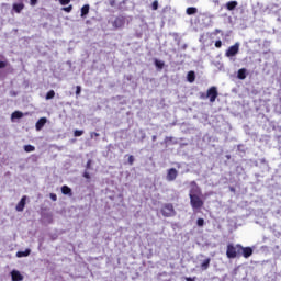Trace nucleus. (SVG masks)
Returning <instances> with one entry per match:
<instances>
[{"label": "nucleus", "mask_w": 281, "mask_h": 281, "mask_svg": "<svg viewBox=\"0 0 281 281\" xmlns=\"http://www.w3.org/2000/svg\"><path fill=\"white\" fill-rule=\"evenodd\" d=\"M191 189L189 191L190 205L194 212L201 210L205 202L201 199V188L196 184V181L190 182Z\"/></svg>", "instance_id": "nucleus-1"}, {"label": "nucleus", "mask_w": 281, "mask_h": 281, "mask_svg": "<svg viewBox=\"0 0 281 281\" xmlns=\"http://www.w3.org/2000/svg\"><path fill=\"white\" fill-rule=\"evenodd\" d=\"M240 244H228L226 247V257L229 260H234V258H240Z\"/></svg>", "instance_id": "nucleus-2"}, {"label": "nucleus", "mask_w": 281, "mask_h": 281, "mask_svg": "<svg viewBox=\"0 0 281 281\" xmlns=\"http://www.w3.org/2000/svg\"><path fill=\"white\" fill-rule=\"evenodd\" d=\"M160 213L165 218L177 216V211H175V205H172V203H165L160 209Z\"/></svg>", "instance_id": "nucleus-3"}, {"label": "nucleus", "mask_w": 281, "mask_h": 281, "mask_svg": "<svg viewBox=\"0 0 281 281\" xmlns=\"http://www.w3.org/2000/svg\"><path fill=\"white\" fill-rule=\"evenodd\" d=\"M200 98L202 100H210V102H216V99L218 98V90L216 89V87H211L207 89L206 94L205 93H201Z\"/></svg>", "instance_id": "nucleus-4"}, {"label": "nucleus", "mask_w": 281, "mask_h": 281, "mask_svg": "<svg viewBox=\"0 0 281 281\" xmlns=\"http://www.w3.org/2000/svg\"><path fill=\"white\" fill-rule=\"evenodd\" d=\"M240 52V43L236 42L233 46H229L225 52L226 58H234Z\"/></svg>", "instance_id": "nucleus-5"}, {"label": "nucleus", "mask_w": 281, "mask_h": 281, "mask_svg": "<svg viewBox=\"0 0 281 281\" xmlns=\"http://www.w3.org/2000/svg\"><path fill=\"white\" fill-rule=\"evenodd\" d=\"M112 25L115 30H122V27H124V25H126V16L124 15H119L114 19V21L112 22Z\"/></svg>", "instance_id": "nucleus-6"}, {"label": "nucleus", "mask_w": 281, "mask_h": 281, "mask_svg": "<svg viewBox=\"0 0 281 281\" xmlns=\"http://www.w3.org/2000/svg\"><path fill=\"white\" fill-rule=\"evenodd\" d=\"M179 177V171L175 168H170L167 170L166 180L167 181H175Z\"/></svg>", "instance_id": "nucleus-7"}, {"label": "nucleus", "mask_w": 281, "mask_h": 281, "mask_svg": "<svg viewBox=\"0 0 281 281\" xmlns=\"http://www.w3.org/2000/svg\"><path fill=\"white\" fill-rule=\"evenodd\" d=\"M240 256L244 258H251L254 256V248L252 247H243L240 246Z\"/></svg>", "instance_id": "nucleus-8"}, {"label": "nucleus", "mask_w": 281, "mask_h": 281, "mask_svg": "<svg viewBox=\"0 0 281 281\" xmlns=\"http://www.w3.org/2000/svg\"><path fill=\"white\" fill-rule=\"evenodd\" d=\"M26 201H27V196L23 195L20 202L15 206L16 212H23V210H25Z\"/></svg>", "instance_id": "nucleus-9"}, {"label": "nucleus", "mask_w": 281, "mask_h": 281, "mask_svg": "<svg viewBox=\"0 0 281 281\" xmlns=\"http://www.w3.org/2000/svg\"><path fill=\"white\" fill-rule=\"evenodd\" d=\"M45 124H47V117H41L35 124L36 131H42Z\"/></svg>", "instance_id": "nucleus-10"}, {"label": "nucleus", "mask_w": 281, "mask_h": 281, "mask_svg": "<svg viewBox=\"0 0 281 281\" xmlns=\"http://www.w3.org/2000/svg\"><path fill=\"white\" fill-rule=\"evenodd\" d=\"M11 278L13 281H23V274H21V272L13 270L11 272Z\"/></svg>", "instance_id": "nucleus-11"}, {"label": "nucleus", "mask_w": 281, "mask_h": 281, "mask_svg": "<svg viewBox=\"0 0 281 281\" xmlns=\"http://www.w3.org/2000/svg\"><path fill=\"white\" fill-rule=\"evenodd\" d=\"M25 8V4L23 2L20 3H14L13 4V10L16 12V14H21V11Z\"/></svg>", "instance_id": "nucleus-12"}, {"label": "nucleus", "mask_w": 281, "mask_h": 281, "mask_svg": "<svg viewBox=\"0 0 281 281\" xmlns=\"http://www.w3.org/2000/svg\"><path fill=\"white\" fill-rule=\"evenodd\" d=\"M238 8V2L237 1H229L226 3V9L232 12V10H236Z\"/></svg>", "instance_id": "nucleus-13"}, {"label": "nucleus", "mask_w": 281, "mask_h": 281, "mask_svg": "<svg viewBox=\"0 0 281 281\" xmlns=\"http://www.w3.org/2000/svg\"><path fill=\"white\" fill-rule=\"evenodd\" d=\"M237 78L239 80H245V78H247V70L245 68H240L238 71H237Z\"/></svg>", "instance_id": "nucleus-14"}, {"label": "nucleus", "mask_w": 281, "mask_h": 281, "mask_svg": "<svg viewBox=\"0 0 281 281\" xmlns=\"http://www.w3.org/2000/svg\"><path fill=\"white\" fill-rule=\"evenodd\" d=\"M32 254L31 249H25V251H18L16 252V258H27Z\"/></svg>", "instance_id": "nucleus-15"}, {"label": "nucleus", "mask_w": 281, "mask_h": 281, "mask_svg": "<svg viewBox=\"0 0 281 281\" xmlns=\"http://www.w3.org/2000/svg\"><path fill=\"white\" fill-rule=\"evenodd\" d=\"M196 12H199V9H196V7H189L186 10V14H188V16H192L196 14Z\"/></svg>", "instance_id": "nucleus-16"}, {"label": "nucleus", "mask_w": 281, "mask_h": 281, "mask_svg": "<svg viewBox=\"0 0 281 281\" xmlns=\"http://www.w3.org/2000/svg\"><path fill=\"white\" fill-rule=\"evenodd\" d=\"M210 262H212V259L206 258V259L201 263V269H202V271H207V269H210Z\"/></svg>", "instance_id": "nucleus-17"}, {"label": "nucleus", "mask_w": 281, "mask_h": 281, "mask_svg": "<svg viewBox=\"0 0 281 281\" xmlns=\"http://www.w3.org/2000/svg\"><path fill=\"white\" fill-rule=\"evenodd\" d=\"M21 117H23V112L21 111H14L11 114V120H21Z\"/></svg>", "instance_id": "nucleus-18"}, {"label": "nucleus", "mask_w": 281, "mask_h": 281, "mask_svg": "<svg viewBox=\"0 0 281 281\" xmlns=\"http://www.w3.org/2000/svg\"><path fill=\"white\" fill-rule=\"evenodd\" d=\"M61 193L65 194V195H69L71 196V188H69L68 186H63L61 187Z\"/></svg>", "instance_id": "nucleus-19"}, {"label": "nucleus", "mask_w": 281, "mask_h": 281, "mask_svg": "<svg viewBox=\"0 0 281 281\" xmlns=\"http://www.w3.org/2000/svg\"><path fill=\"white\" fill-rule=\"evenodd\" d=\"M187 78L188 82H194V80H196V75L194 74V71H189Z\"/></svg>", "instance_id": "nucleus-20"}, {"label": "nucleus", "mask_w": 281, "mask_h": 281, "mask_svg": "<svg viewBox=\"0 0 281 281\" xmlns=\"http://www.w3.org/2000/svg\"><path fill=\"white\" fill-rule=\"evenodd\" d=\"M89 4H85L82 8H81V16H87V14H89Z\"/></svg>", "instance_id": "nucleus-21"}, {"label": "nucleus", "mask_w": 281, "mask_h": 281, "mask_svg": "<svg viewBox=\"0 0 281 281\" xmlns=\"http://www.w3.org/2000/svg\"><path fill=\"white\" fill-rule=\"evenodd\" d=\"M56 97V92L54 90H50L46 93L45 99L46 100H54V98Z\"/></svg>", "instance_id": "nucleus-22"}, {"label": "nucleus", "mask_w": 281, "mask_h": 281, "mask_svg": "<svg viewBox=\"0 0 281 281\" xmlns=\"http://www.w3.org/2000/svg\"><path fill=\"white\" fill-rule=\"evenodd\" d=\"M25 153H34L36 150V147L34 145H24Z\"/></svg>", "instance_id": "nucleus-23"}, {"label": "nucleus", "mask_w": 281, "mask_h": 281, "mask_svg": "<svg viewBox=\"0 0 281 281\" xmlns=\"http://www.w3.org/2000/svg\"><path fill=\"white\" fill-rule=\"evenodd\" d=\"M164 61L159 60V59H155V66L158 68V69H164Z\"/></svg>", "instance_id": "nucleus-24"}, {"label": "nucleus", "mask_w": 281, "mask_h": 281, "mask_svg": "<svg viewBox=\"0 0 281 281\" xmlns=\"http://www.w3.org/2000/svg\"><path fill=\"white\" fill-rule=\"evenodd\" d=\"M74 135H75V137H82V135H85V131H82V130H75L74 131Z\"/></svg>", "instance_id": "nucleus-25"}, {"label": "nucleus", "mask_w": 281, "mask_h": 281, "mask_svg": "<svg viewBox=\"0 0 281 281\" xmlns=\"http://www.w3.org/2000/svg\"><path fill=\"white\" fill-rule=\"evenodd\" d=\"M196 225H198V227H203L204 225H205V220H203V218H198V221H196Z\"/></svg>", "instance_id": "nucleus-26"}, {"label": "nucleus", "mask_w": 281, "mask_h": 281, "mask_svg": "<svg viewBox=\"0 0 281 281\" xmlns=\"http://www.w3.org/2000/svg\"><path fill=\"white\" fill-rule=\"evenodd\" d=\"M151 9H153V10H159V1L155 0V1L151 3Z\"/></svg>", "instance_id": "nucleus-27"}, {"label": "nucleus", "mask_w": 281, "mask_h": 281, "mask_svg": "<svg viewBox=\"0 0 281 281\" xmlns=\"http://www.w3.org/2000/svg\"><path fill=\"white\" fill-rule=\"evenodd\" d=\"M215 47H216L217 49H221V48L223 47V42H222L221 40H217V41L215 42Z\"/></svg>", "instance_id": "nucleus-28"}, {"label": "nucleus", "mask_w": 281, "mask_h": 281, "mask_svg": "<svg viewBox=\"0 0 281 281\" xmlns=\"http://www.w3.org/2000/svg\"><path fill=\"white\" fill-rule=\"evenodd\" d=\"M128 165L133 166V164H135V157L133 155L128 156Z\"/></svg>", "instance_id": "nucleus-29"}, {"label": "nucleus", "mask_w": 281, "mask_h": 281, "mask_svg": "<svg viewBox=\"0 0 281 281\" xmlns=\"http://www.w3.org/2000/svg\"><path fill=\"white\" fill-rule=\"evenodd\" d=\"M60 5H69L71 3V0H59Z\"/></svg>", "instance_id": "nucleus-30"}, {"label": "nucleus", "mask_w": 281, "mask_h": 281, "mask_svg": "<svg viewBox=\"0 0 281 281\" xmlns=\"http://www.w3.org/2000/svg\"><path fill=\"white\" fill-rule=\"evenodd\" d=\"M64 12H71L74 10V5H68V7H65L63 8Z\"/></svg>", "instance_id": "nucleus-31"}, {"label": "nucleus", "mask_w": 281, "mask_h": 281, "mask_svg": "<svg viewBox=\"0 0 281 281\" xmlns=\"http://www.w3.org/2000/svg\"><path fill=\"white\" fill-rule=\"evenodd\" d=\"M80 93H82V87L77 86L76 87V95H80Z\"/></svg>", "instance_id": "nucleus-32"}, {"label": "nucleus", "mask_w": 281, "mask_h": 281, "mask_svg": "<svg viewBox=\"0 0 281 281\" xmlns=\"http://www.w3.org/2000/svg\"><path fill=\"white\" fill-rule=\"evenodd\" d=\"M5 67H8V61L0 60V69H5Z\"/></svg>", "instance_id": "nucleus-33"}, {"label": "nucleus", "mask_w": 281, "mask_h": 281, "mask_svg": "<svg viewBox=\"0 0 281 281\" xmlns=\"http://www.w3.org/2000/svg\"><path fill=\"white\" fill-rule=\"evenodd\" d=\"M91 164H93V161L91 159H89L86 164V168L87 170H91Z\"/></svg>", "instance_id": "nucleus-34"}, {"label": "nucleus", "mask_w": 281, "mask_h": 281, "mask_svg": "<svg viewBox=\"0 0 281 281\" xmlns=\"http://www.w3.org/2000/svg\"><path fill=\"white\" fill-rule=\"evenodd\" d=\"M49 196L52 201H58V195H56V193H50Z\"/></svg>", "instance_id": "nucleus-35"}, {"label": "nucleus", "mask_w": 281, "mask_h": 281, "mask_svg": "<svg viewBox=\"0 0 281 281\" xmlns=\"http://www.w3.org/2000/svg\"><path fill=\"white\" fill-rule=\"evenodd\" d=\"M116 3V0H109V5H111V8H115Z\"/></svg>", "instance_id": "nucleus-36"}, {"label": "nucleus", "mask_w": 281, "mask_h": 281, "mask_svg": "<svg viewBox=\"0 0 281 281\" xmlns=\"http://www.w3.org/2000/svg\"><path fill=\"white\" fill-rule=\"evenodd\" d=\"M85 179H91V175H89V171L83 172Z\"/></svg>", "instance_id": "nucleus-37"}, {"label": "nucleus", "mask_w": 281, "mask_h": 281, "mask_svg": "<svg viewBox=\"0 0 281 281\" xmlns=\"http://www.w3.org/2000/svg\"><path fill=\"white\" fill-rule=\"evenodd\" d=\"M186 281H196V277H186Z\"/></svg>", "instance_id": "nucleus-38"}, {"label": "nucleus", "mask_w": 281, "mask_h": 281, "mask_svg": "<svg viewBox=\"0 0 281 281\" xmlns=\"http://www.w3.org/2000/svg\"><path fill=\"white\" fill-rule=\"evenodd\" d=\"M93 136H94V137H100V134H99V133H95V132H92V133H91V137H93Z\"/></svg>", "instance_id": "nucleus-39"}, {"label": "nucleus", "mask_w": 281, "mask_h": 281, "mask_svg": "<svg viewBox=\"0 0 281 281\" xmlns=\"http://www.w3.org/2000/svg\"><path fill=\"white\" fill-rule=\"evenodd\" d=\"M38 3V0H31V5H36Z\"/></svg>", "instance_id": "nucleus-40"}, {"label": "nucleus", "mask_w": 281, "mask_h": 281, "mask_svg": "<svg viewBox=\"0 0 281 281\" xmlns=\"http://www.w3.org/2000/svg\"><path fill=\"white\" fill-rule=\"evenodd\" d=\"M214 34H221V30L215 29Z\"/></svg>", "instance_id": "nucleus-41"}, {"label": "nucleus", "mask_w": 281, "mask_h": 281, "mask_svg": "<svg viewBox=\"0 0 281 281\" xmlns=\"http://www.w3.org/2000/svg\"><path fill=\"white\" fill-rule=\"evenodd\" d=\"M151 139H153V142H157V136L154 135V136L151 137Z\"/></svg>", "instance_id": "nucleus-42"}, {"label": "nucleus", "mask_w": 281, "mask_h": 281, "mask_svg": "<svg viewBox=\"0 0 281 281\" xmlns=\"http://www.w3.org/2000/svg\"><path fill=\"white\" fill-rule=\"evenodd\" d=\"M172 142V137H166V142Z\"/></svg>", "instance_id": "nucleus-43"}, {"label": "nucleus", "mask_w": 281, "mask_h": 281, "mask_svg": "<svg viewBox=\"0 0 281 281\" xmlns=\"http://www.w3.org/2000/svg\"><path fill=\"white\" fill-rule=\"evenodd\" d=\"M226 157H227V159H231L232 156L228 155V156H226Z\"/></svg>", "instance_id": "nucleus-44"}]
</instances>
